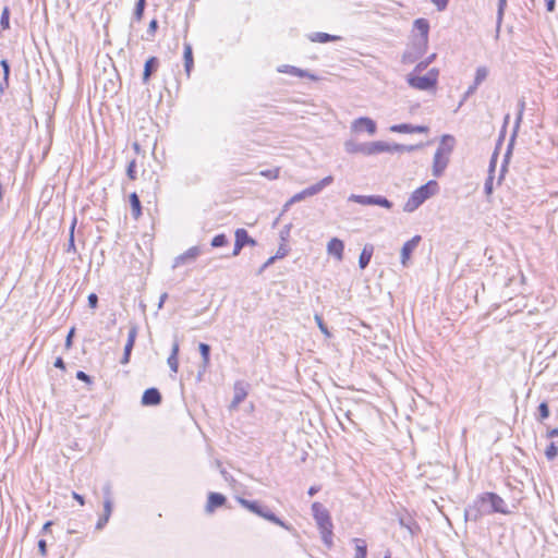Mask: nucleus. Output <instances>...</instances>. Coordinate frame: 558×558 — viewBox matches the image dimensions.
Instances as JSON below:
<instances>
[{"label":"nucleus","instance_id":"nucleus-1","mask_svg":"<svg viewBox=\"0 0 558 558\" xmlns=\"http://www.w3.org/2000/svg\"><path fill=\"white\" fill-rule=\"evenodd\" d=\"M493 512L507 514L509 510L506 508L501 497L493 493H485L481 495L472 506L465 509V519L477 521L483 515Z\"/></svg>","mask_w":558,"mask_h":558},{"label":"nucleus","instance_id":"nucleus-2","mask_svg":"<svg viewBox=\"0 0 558 558\" xmlns=\"http://www.w3.org/2000/svg\"><path fill=\"white\" fill-rule=\"evenodd\" d=\"M429 23L426 19H416L413 22L412 44L403 56L408 62H413L423 56L428 48Z\"/></svg>","mask_w":558,"mask_h":558},{"label":"nucleus","instance_id":"nucleus-3","mask_svg":"<svg viewBox=\"0 0 558 558\" xmlns=\"http://www.w3.org/2000/svg\"><path fill=\"white\" fill-rule=\"evenodd\" d=\"M439 191V185L436 181L430 180L414 190L403 205V211L411 214L415 211L424 202L435 196Z\"/></svg>","mask_w":558,"mask_h":558},{"label":"nucleus","instance_id":"nucleus-4","mask_svg":"<svg viewBox=\"0 0 558 558\" xmlns=\"http://www.w3.org/2000/svg\"><path fill=\"white\" fill-rule=\"evenodd\" d=\"M439 70L430 69L425 75L412 71L407 74L405 81L408 85L416 90L435 94L438 83Z\"/></svg>","mask_w":558,"mask_h":558},{"label":"nucleus","instance_id":"nucleus-5","mask_svg":"<svg viewBox=\"0 0 558 558\" xmlns=\"http://www.w3.org/2000/svg\"><path fill=\"white\" fill-rule=\"evenodd\" d=\"M454 137L451 135H442L440 138L439 147L437 148L433 159V174L439 177L445 171L449 156L454 147Z\"/></svg>","mask_w":558,"mask_h":558},{"label":"nucleus","instance_id":"nucleus-6","mask_svg":"<svg viewBox=\"0 0 558 558\" xmlns=\"http://www.w3.org/2000/svg\"><path fill=\"white\" fill-rule=\"evenodd\" d=\"M404 145H390L383 141L364 143V155L373 156L381 153H393L395 150L404 149Z\"/></svg>","mask_w":558,"mask_h":558},{"label":"nucleus","instance_id":"nucleus-7","mask_svg":"<svg viewBox=\"0 0 558 558\" xmlns=\"http://www.w3.org/2000/svg\"><path fill=\"white\" fill-rule=\"evenodd\" d=\"M349 201L361 204V205H377L387 209L392 207V203L386 197L380 195H351Z\"/></svg>","mask_w":558,"mask_h":558},{"label":"nucleus","instance_id":"nucleus-8","mask_svg":"<svg viewBox=\"0 0 558 558\" xmlns=\"http://www.w3.org/2000/svg\"><path fill=\"white\" fill-rule=\"evenodd\" d=\"M350 129L353 133L366 132L369 135H374L377 131V125L371 118L361 117L351 122Z\"/></svg>","mask_w":558,"mask_h":558},{"label":"nucleus","instance_id":"nucleus-9","mask_svg":"<svg viewBox=\"0 0 558 558\" xmlns=\"http://www.w3.org/2000/svg\"><path fill=\"white\" fill-rule=\"evenodd\" d=\"M313 515L315 518L316 524L320 530H327V527H332V523L329 517L328 511L323 507V505L318 502H314L312 505Z\"/></svg>","mask_w":558,"mask_h":558},{"label":"nucleus","instance_id":"nucleus-10","mask_svg":"<svg viewBox=\"0 0 558 558\" xmlns=\"http://www.w3.org/2000/svg\"><path fill=\"white\" fill-rule=\"evenodd\" d=\"M421 242L420 235H414L411 240L407 241L400 252V259L403 267H407L411 259V254L415 251Z\"/></svg>","mask_w":558,"mask_h":558},{"label":"nucleus","instance_id":"nucleus-11","mask_svg":"<svg viewBox=\"0 0 558 558\" xmlns=\"http://www.w3.org/2000/svg\"><path fill=\"white\" fill-rule=\"evenodd\" d=\"M327 254L332 256L337 262L343 259L344 243L338 238H331L327 243Z\"/></svg>","mask_w":558,"mask_h":558},{"label":"nucleus","instance_id":"nucleus-12","mask_svg":"<svg viewBox=\"0 0 558 558\" xmlns=\"http://www.w3.org/2000/svg\"><path fill=\"white\" fill-rule=\"evenodd\" d=\"M245 244L255 245V241L247 234L246 230L244 229H238L235 231V244L234 250L232 252L233 256H236L240 254L242 247Z\"/></svg>","mask_w":558,"mask_h":558},{"label":"nucleus","instance_id":"nucleus-13","mask_svg":"<svg viewBox=\"0 0 558 558\" xmlns=\"http://www.w3.org/2000/svg\"><path fill=\"white\" fill-rule=\"evenodd\" d=\"M199 253L201 250L198 246L190 247L186 252L174 258L173 267L177 268L181 265L195 260Z\"/></svg>","mask_w":558,"mask_h":558},{"label":"nucleus","instance_id":"nucleus-14","mask_svg":"<svg viewBox=\"0 0 558 558\" xmlns=\"http://www.w3.org/2000/svg\"><path fill=\"white\" fill-rule=\"evenodd\" d=\"M136 336H137V327L135 325H132L130 330H129L128 341H126L125 347H124V354H123V357L121 360L122 364H128L129 363L131 351L133 349Z\"/></svg>","mask_w":558,"mask_h":558},{"label":"nucleus","instance_id":"nucleus-15","mask_svg":"<svg viewBox=\"0 0 558 558\" xmlns=\"http://www.w3.org/2000/svg\"><path fill=\"white\" fill-rule=\"evenodd\" d=\"M333 182L332 175H327L315 184L305 189L308 197L314 196L320 193L326 186L330 185Z\"/></svg>","mask_w":558,"mask_h":558},{"label":"nucleus","instance_id":"nucleus-16","mask_svg":"<svg viewBox=\"0 0 558 558\" xmlns=\"http://www.w3.org/2000/svg\"><path fill=\"white\" fill-rule=\"evenodd\" d=\"M390 131L395 133H426L428 128L424 125L413 126L404 123L390 126Z\"/></svg>","mask_w":558,"mask_h":558},{"label":"nucleus","instance_id":"nucleus-17","mask_svg":"<svg viewBox=\"0 0 558 558\" xmlns=\"http://www.w3.org/2000/svg\"><path fill=\"white\" fill-rule=\"evenodd\" d=\"M112 513V500L110 497H107L104 501V514L98 519L96 523V530L100 531L108 523L110 515Z\"/></svg>","mask_w":558,"mask_h":558},{"label":"nucleus","instance_id":"nucleus-18","mask_svg":"<svg viewBox=\"0 0 558 558\" xmlns=\"http://www.w3.org/2000/svg\"><path fill=\"white\" fill-rule=\"evenodd\" d=\"M278 72L280 73H289L291 75H295V76H299V77H308L311 80H317V77L307 72V71H304L302 69H299V68H295V66H292V65H288V64H283V65H280L278 68Z\"/></svg>","mask_w":558,"mask_h":558},{"label":"nucleus","instance_id":"nucleus-19","mask_svg":"<svg viewBox=\"0 0 558 558\" xmlns=\"http://www.w3.org/2000/svg\"><path fill=\"white\" fill-rule=\"evenodd\" d=\"M161 400V396L159 391L155 388H149L145 390L142 397V403L144 405H156L159 404Z\"/></svg>","mask_w":558,"mask_h":558},{"label":"nucleus","instance_id":"nucleus-20","mask_svg":"<svg viewBox=\"0 0 558 558\" xmlns=\"http://www.w3.org/2000/svg\"><path fill=\"white\" fill-rule=\"evenodd\" d=\"M179 350H180L179 341L175 339L172 343L171 354L167 360V364L173 373H178V369H179V361H178Z\"/></svg>","mask_w":558,"mask_h":558},{"label":"nucleus","instance_id":"nucleus-21","mask_svg":"<svg viewBox=\"0 0 558 558\" xmlns=\"http://www.w3.org/2000/svg\"><path fill=\"white\" fill-rule=\"evenodd\" d=\"M225 501L226 498L223 495L218 493H210L206 505V511L209 513L213 512L215 508L222 506Z\"/></svg>","mask_w":558,"mask_h":558},{"label":"nucleus","instance_id":"nucleus-22","mask_svg":"<svg viewBox=\"0 0 558 558\" xmlns=\"http://www.w3.org/2000/svg\"><path fill=\"white\" fill-rule=\"evenodd\" d=\"M373 253H374V246L372 244H366L361 254H360V257H359V266L361 269H364L367 267V265L369 264L371 262V258L373 256Z\"/></svg>","mask_w":558,"mask_h":558},{"label":"nucleus","instance_id":"nucleus-23","mask_svg":"<svg viewBox=\"0 0 558 558\" xmlns=\"http://www.w3.org/2000/svg\"><path fill=\"white\" fill-rule=\"evenodd\" d=\"M348 154H362L364 155V143H357L354 140H348L343 144Z\"/></svg>","mask_w":558,"mask_h":558},{"label":"nucleus","instance_id":"nucleus-24","mask_svg":"<svg viewBox=\"0 0 558 558\" xmlns=\"http://www.w3.org/2000/svg\"><path fill=\"white\" fill-rule=\"evenodd\" d=\"M246 390L241 384L234 386V396L231 402V408L235 409L246 397Z\"/></svg>","mask_w":558,"mask_h":558},{"label":"nucleus","instance_id":"nucleus-25","mask_svg":"<svg viewBox=\"0 0 558 558\" xmlns=\"http://www.w3.org/2000/svg\"><path fill=\"white\" fill-rule=\"evenodd\" d=\"M193 66L192 46L189 43L184 44V68L187 75L191 73Z\"/></svg>","mask_w":558,"mask_h":558},{"label":"nucleus","instance_id":"nucleus-26","mask_svg":"<svg viewBox=\"0 0 558 558\" xmlns=\"http://www.w3.org/2000/svg\"><path fill=\"white\" fill-rule=\"evenodd\" d=\"M489 75V69L486 65H481L476 68L474 74V83L475 85H481Z\"/></svg>","mask_w":558,"mask_h":558},{"label":"nucleus","instance_id":"nucleus-27","mask_svg":"<svg viewBox=\"0 0 558 558\" xmlns=\"http://www.w3.org/2000/svg\"><path fill=\"white\" fill-rule=\"evenodd\" d=\"M201 355H202V368L205 371L209 364V352L210 348L206 343H199L198 345Z\"/></svg>","mask_w":558,"mask_h":558},{"label":"nucleus","instance_id":"nucleus-28","mask_svg":"<svg viewBox=\"0 0 558 558\" xmlns=\"http://www.w3.org/2000/svg\"><path fill=\"white\" fill-rule=\"evenodd\" d=\"M259 517H262V518H264V519H266V520H268V521H270V522H272V523H275V524H277V525H279V526H281V527H283V529H286V530H289V529H290V527H289V526H288L283 521H281V520H280L278 517H276L274 513H270V512H264V511L262 510V512H260Z\"/></svg>","mask_w":558,"mask_h":558},{"label":"nucleus","instance_id":"nucleus-29","mask_svg":"<svg viewBox=\"0 0 558 558\" xmlns=\"http://www.w3.org/2000/svg\"><path fill=\"white\" fill-rule=\"evenodd\" d=\"M506 7H507V0H498L497 29H496L497 34H499V32H500Z\"/></svg>","mask_w":558,"mask_h":558},{"label":"nucleus","instance_id":"nucleus-30","mask_svg":"<svg viewBox=\"0 0 558 558\" xmlns=\"http://www.w3.org/2000/svg\"><path fill=\"white\" fill-rule=\"evenodd\" d=\"M355 555L354 558H366V544L364 541L355 538Z\"/></svg>","mask_w":558,"mask_h":558},{"label":"nucleus","instance_id":"nucleus-31","mask_svg":"<svg viewBox=\"0 0 558 558\" xmlns=\"http://www.w3.org/2000/svg\"><path fill=\"white\" fill-rule=\"evenodd\" d=\"M310 39L312 41H318V43H327V41H330V40H336L338 39L337 36H331L327 33H315L313 35L310 36Z\"/></svg>","mask_w":558,"mask_h":558},{"label":"nucleus","instance_id":"nucleus-32","mask_svg":"<svg viewBox=\"0 0 558 558\" xmlns=\"http://www.w3.org/2000/svg\"><path fill=\"white\" fill-rule=\"evenodd\" d=\"M130 201H131L133 216L135 218H138L141 215V203H140L138 196L135 193H133L130 196Z\"/></svg>","mask_w":558,"mask_h":558},{"label":"nucleus","instance_id":"nucleus-33","mask_svg":"<svg viewBox=\"0 0 558 558\" xmlns=\"http://www.w3.org/2000/svg\"><path fill=\"white\" fill-rule=\"evenodd\" d=\"M156 62H157V60L154 57L149 58L146 61L145 69H144V74H143L144 82L148 81V78H149V76L151 74L153 69L155 68Z\"/></svg>","mask_w":558,"mask_h":558},{"label":"nucleus","instance_id":"nucleus-34","mask_svg":"<svg viewBox=\"0 0 558 558\" xmlns=\"http://www.w3.org/2000/svg\"><path fill=\"white\" fill-rule=\"evenodd\" d=\"M239 502L245 507L246 509H248L250 511L256 513L257 515L260 514L262 512V509L255 504V502H252V501H248L246 499H243V498H239L238 499Z\"/></svg>","mask_w":558,"mask_h":558},{"label":"nucleus","instance_id":"nucleus-35","mask_svg":"<svg viewBox=\"0 0 558 558\" xmlns=\"http://www.w3.org/2000/svg\"><path fill=\"white\" fill-rule=\"evenodd\" d=\"M323 542L330 547L332 545V527H327V530H320Z\"/></svg>","mask_w":558,"mask_h":558},{"label":"nucleus","instance_id":"nucleus-36","mask_svg":"<svg viewBox=\"0 0 558 558\" xmlns=\"http://www.w3.org/2000/svg\"><path fill=\"white\" fill-rule=\"evenodd\" d=\"M145 0H138L134 10V17L140 21L143 17Z\"/></svg>","mask_w":558,"mask_h":558},{"label":"nucleus","instance_id":"nucleus-37","mask_svg":"<svg viewBox=\"0 0 558 558\" xmlns=\"http://www.w3.org/2000/svg\"><path fill=\"white\" fill-rule=\"evenodd\" d=\"M260 175H263L269 180H275L279 177V168H272V169L260 171Z\"/></svg>","mask_w":558,"mask_h":558},{"label":"nucleus","instance_id":"nucleus-38","mask_svg":"<svg viewBox=\"0 0 558 558\" xmlns=\"http://www.w3.org/2000/svg\"><path fill=\"white\" fill-rule=\"evenodd\" d=\"M315 322L317 323V326L318 328L320 329V331L326 336V337H330V332L328 331V328L326 327V325L324 324L322 317L319 315H315Z\"/></svg>","mask_w":558,"mask_h":558},{"label":"nucleus","instance_id":"nucleus-39","mask_svg":"<svg viewBox=\"0 0 558 558\" xmlns=\"http://www.w3.org/2000/svg\"><path fill=\"white\" fill-rule=\"evenodd\" d=\"M226 243H227V239L223 234L216 235L211 241V245L214 247H220V246L225 245Z\"/></svg>","mask_w":558,"mask_h":558},{"label":"nucleus","instance_id":"nucleus-40","mask_svg":"<svg viewBox=\"0 0 558 558\" xmlns=\"http://www.w3.org/2000/svg\"><path fill=\"white\" fill-rule=\"evenodd\" d=\"M9 9L4 8L1 14L0 24L3 28H9Z\"/></svg>","mask_w":558,"mask_h":558},{"label":"nucleus","instance_id":"nucleus-41","mask_svg":"<svg viewBox=\"0 0 558 558\" xmlns=\"http://www.w3.org/2000/svg\"><path fill=\"white\" fill-rule=\"evenodd\" d=\"M307 196L306 194V191L303 190L296 194H294L291 198H290V203H299V202H302L303 199H305Z\"/></svg>","mask_w":558,"mask_h":558},{"label":"nucleus","instance_id":"nucleus-42","mask_svg":"<svg viewBox=\"0 0 558 558\" xmlns=\"http://www.w3.org/2000/svg\"><path fill=\"white\" fill-rule=\"evenodd\" d=\"M538 410H539V414H541V418L544 420V418H547L548 415H549V410H548V407L545 402H542L538 407Z\"/></svg>","mask_w":558,"mask_h":558},{"label":"nucleus","instance_id":"nucleus-43","mask_svg":"<svg viewBox=\"0 0 558 558\" xmlns=\"http://www.w3.org/2000/svg\"><path fill=\"white\" fill-rule=\"evenodd\" d=\"M437 8L438 11H444L447 5H448V2L449 0H430Z\"/></svg>","mask_w":558,"mask_h":558},{"label":"nucleus","instance_id":"nucleus-44","mask_svg":"<svg viewBox=\"0 0 558 558\" xmlns=\"http://www.w3.org/2000/svg\"><path fill=\"white\" fill-rule=\"evenodd\" d=\"M484 189H485V193L487 196L492 195V193H493V177L492 175H489L488 179L486 180Z\"/></svg>","mask_w":558,"mask_h":558},{"label":"nucleus","instance_id":"nucleus-45","mask_svg":"<svg viewBox=\"0 0 558 558\" xmlns=\"http://www.w3.org/2000/svg\"><path fill=\"white\" fill-rule=\"evenodd\" d=\"M97 303H98V296L95 293H90L88 295V305L92 308H96L97 307Z\"/></svg>","mask_w":558,"mask_h":558},{"label":"nucleus","instance_id":"nucleus-46","mask_svg":"<svg viewBox=\"0 0 558 558\" xmlns=\"http://www.w3.org/2000/svg\"><path fill=\"white\" fill-rule=\"evenodd\" d=\"M557 454V448L555 447L554 444H551L549 446V448L546 450V456L549 458V459H553L554 457H556Z\"/></svg>","mask_w":558,"mask_h":558},{"label":"nucleus","instance_id":"nucleus-47","mask_svg":"<svg viewBox=\"0 0 558 558\" xmlns=\"http://www.w3.org/2000/svg\"><path fill=\"white\" fill-rule=\"evenodd\" d=\"M38 550L40 553L41 556H45L47 554V544H46V541L44 539H40L38 542Z\"/></svg>","mask_w":558,"mask_h":558},{"label":"nucleus","instance_id":"nucleus-48","mask_svg":"<svg viewBox=\"0 0 558 558\" xmlns=\"http://www.w3.org/2000/svg\"><path fill=\"white\" fill-rule=\"evenodd\" d=\"M76 378L86 383L90 381L89 376L82 371L76 373Z\"/></svg>","mask_w":558,"mask_h":558},{"label":"nucleus","instance_id":"nucleus-49","mask_svg":"<svg viewBox=\"0 0 558 558\" xmlns=\"http://www.w3.org/2000/svg\"><path fill=\"white\" fill-rule=\"evenodd\" d=\"M477 88H478V85H475V83L473 82V84L470 85L469 88L466 89L465 97H470L471 95H473Z\"/></svg>","mask_w":558,"mask_h":558},{"label":"nucleus","instance_id":"nucleus-50","mask_svg":"<svg viewBox=\"0 0 558 558\" xmlns=\"http://www.w3.org/2000/svg\"><path fill=\"white\" fill-rule=\"evenodd\" d=\"M158 27V24H157V21L156 20H153L150 23H149V26H148V33L150 35H154L156 29Z\"/></svg>","mask_w":558,"mask_h":558},{"label":"nucleus","instance_id":"nucleus-51","mask_svg":"<svg viewBox=\"0 0 558 558\" xmlns=\"http://www.w3.org/2000/svg\"><path fill=\"white\" fill-rule=\"evenodd\" d=\"M135 161H132L129 167H128V175L133 180L135 177H134V172H135Z\"/></svg>","mask_w":558,"mask_h":558},{"label":"nucleus","instance_id":"nucleus-52","mask_svg":"<svg viewBox=\"0 0 558 558\" xmlns=\"http://www.w3.org/2000/svg\"><path fill=\"white\" fill-rule=\"evenodd\" d=\"M428 65V62L422 61L420 62L413 71H416V73L421 74V72Z\"/></svg>","mask_w":558,"mask_h":558},{"label":"nucleus","instance_id":"nucleus-53","mask_svg":"<svg viewBox=\"0 0 558 558\" xmlns=\"http://www.w3.org/2000/svg\"><path fill=\"white\" fill-rule=\"evenodd\" d=\"M73 335H74V328H72V329L70 330V332H69V335H68V337H66L65 345H66L68 348H70V347H71V344H72V337H73Z\"/></svg>","mask_w":558,"mask_h":558},{"label":"nucleus","instance_id":"nucleus-54","mask_svg":"<svg viewBox=\"0 0 558 558\" xmlns=\"http://www.w3.org/2000/svg\"><path fill=\"white\" fill-rule=\"evenodd\" d=\"M1 65L3 68V71H4V76L7 77L9 75V71H10V68H9V64L5 60H2L1 61Z\"/></svg>","mask_w":558,"mask_h":558},{"label":"nucleus","instance_id":"nucleus-55","mask_svg":"<svg viewBox=\"0 0 558 558\" xmlns=\"http://www.w3.org/2000/svg\"><path fill=\"white\" fill-rule=\"evenodd\" d=\"M167 298H168V294H167V293H162V294L160 295L159 303H158V308H161V307L163 306V303H165V301L167 300Z\"/></svg>","mask_w":558,"mask_h":558},{"label":"nucleus","instance_id":"nucleus-56","mask_svg":"<svg viewBox=\"0 0 558 558\" xmlns=\"http://www.w3.org/2000/svg\"><path fill=\"white\" fill-rule=\"evenodd\" d=\"M546 7L547 11L553 12L555 10V0H548Z\"/></svg>","mask_w":558,"mask_h":558},{"label":"nucleus","instance_id":"nucleus-57","mask_svg":"<svg viewBox=\"0 0 558 558\" xmlns=\"http://www.w3.org/2000/svg\"><path fill=\"white\" fill-rule=\"evenodd\" d=\"M72 496H73V498H74L75 500H77V501L80 502V505H82V506L84 505V498H83L81 495H78L77 493H75V492H74V493L72 494Z\"/></svg>","mask_w":558,"mask_h":558},{"label":"nucleus","instance_id":"nucleus-58","mask_svg":"<svg viewBox=\"0 0 558 558\" xmlns=\"http://www.w3.org/2000/svg\"><path fill=\"white\" fill-rule=\"evenodd\" d=\"M54 366L59 368H64L63 360L61 357H58L54 362Z\"/></svg>","mask_w":558,"mask_h":558},{"label":"nucleus","instance_id":"nucleus-59","mask_svg":"<svg viewBox=\"0 0 558 558\" xmlns=\"http://www.w3.org/2000/svg\"><path fill=\"white\" fill-rule=\"evenodd\" d=\"M404 147H405L404 149H399L398 151H412V150L416 149L420 146L415 145V146H404Z\"/></svg>","mask_w":558,"mask_h":558},{"label":"nucleus","instance_id":"nucleus-60","mask_svg":"<svg viewBox=\"0 0 558 558\" xmlns=\"http://www.w3.org/2000/svg\"><path fill=\"white\" fill-rule=\"evenodd\" d=\"M51 525H52V522H51V521L46 522V523L44 524V526H43V531H44V532H48Z\"/></svg>","mask_w":558,"mask_h":558},{"label":"nucleus","instance_id":"nucleus-61","mask_svg":"<svg viewBox=\"0 0 558 558\" xmlns=\"http://www.w3.org/2000/svg\"><path fill=\"white\" fill-rule=\"evenodd\" d=\"M74 225H75V222H73V225H72V228H71V238H70V242H69V245H71V246H73V245H74V242H73Z\"/></svg>","mask_w":558,"mask_h":558},{"label":"nucleus","instance_id":"nucleus-62","mask_svg":"<svg viewBox=\"0 0 558 558\" xmlns=\"http://www.w3.org/2000/svg\"><path fill=\"white\" fill-rule=\"evenodd\" d=\"M435 58H436V54H435V53H433L432 56H429V57L425 60V62H428V64H430V63L435 60Z\"/></svg>","mask_w":558,"mask_h":558},{"label":"nucleus","instance_id":"nucleus-63","mask_svg":"<svg viewBox=\"0 0 558 558\" xmlns=\"http://www.w3.org/2000/svg\"><path fill=\"white\" fill-rule=\"evenodd\" d=\"M317 493V488L315 487H311L310 490H308V495L313 496Z\"/></svg>","mask_w":558,"mask_h":558},{"label":"nucleus","instance_id":"nucleus-64","mask_svg":"<svg viewBox=\"0 0 558 558\" xmlns=\"http://www.w3.org/2000/svg\"><path fill=\"white\" fill-rule=\"evenodd\" d=\"M275 258H276L275 256H274V257H270V258L266 262V264L264 265V267H267V266H269L270 264H272V263H274V260H275Z\"/></svg>","mask_w":558,"mask_h":558}]
</instances>
